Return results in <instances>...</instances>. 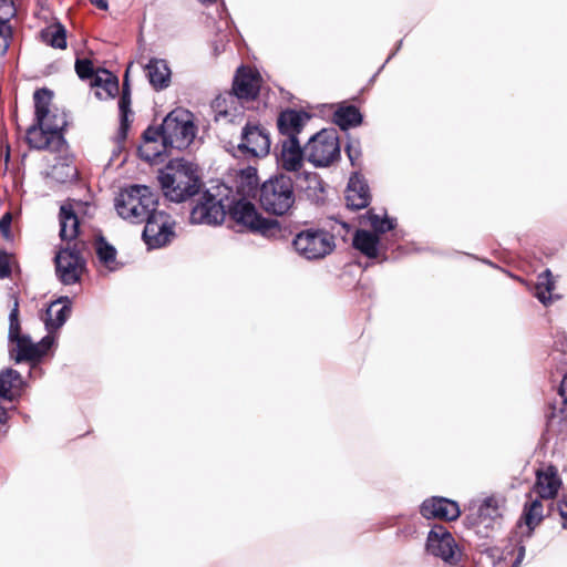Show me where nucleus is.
I'll use <instances>...</instances> for the list:
<instances>
[{
    "mask_svg": "<svg viewBox=\"0 0 567 567\" xmlns=\"http://www.w3.org/2000/svg\"><path fill=\"white\" fill-rule=\"evenodd\" d=\"M158 179L164 195L175 203L194 196L200 186L197 166L184 158L171 159Z\"/></svg>",
    "mask_w": 567,
    "mask_h": 567,
    "instance_id": "nucleus-1",
    "label": "nucleus"
},
{
    "mask_svg": "<svg viewBox=\"0 0 567 567\" xmlns=\"http://www.w3.org/2000/svg\"><path fill=\"white\" fill-rule=\"evenodd\" d=\"M261 78L257 71L248 68H238L233 82L231 91L219 95L214 101V107L219 116L235 117L240 112L236 104L245 107L246 103L256 100L259 94Z\"/></svg>",
    "mask_w": 567,
    "mask_h": 567,
    "instance_id": "nucleus-2",
    "label": "nucleus"
},
{
    "mask_svg": "<svg viewBox=\"0 0 567 567\" xmlns=\"http://www.w3.org/2000/svg\"><path fill=\"white\" fill-rule=\"evenodd\" d=\"M158 204L156 194L146 185L124 188L115 199L117 214L132 224H142Z\"/></svg>",
    "mask_w": 567,
    "mask_h": 567,
    "instance_id": "nucleus-3",
    "label": "nucleus"
},
{
    "mask_svg": "<svg viewBox=\"0 0 567 567\" xmlns=\"http://www.w3.org/2000/svg\"><path fill=\"white\" fill-rule=\"evenodd\" d=\"M259 202L269 214L277 216L289 214L296 202L292 179L284 174L267 179L260 186Z\"/></svg>",
    "mask_w": 567,
    "mask_h": 567,
    "instance_id": "nucleus-4",
    "label": "nucleus"
},
{
    "mask_svg": "<svg viewBox=\"0 0 567 567\" xmlns=\"http://www.w3.org/2000/svg\"><path fill=\"white\" fill-rule=\"evenodd\" d=\"M230 193L231 188L225 184H217L206 189L190 212V223L209 226L221 224L226 216V200L229 199Z\"/></svg>",
    "mask_w": 567,
    "mask_h": 567,
    "instance_id": "nucleus-5",
    "label": "nucleus"
},
{
    "mask_svg": "<svg viewBox=\"0 0 567 567\" xmlns=\"http://www.w3.org/2000/svg\"><path fill=\"white\" fill-rule=\"evenodd\" d=\"M196 136L192 114L184 110L172 111L162 123V148L166 154L172 150H185Z\"/></svg>",
    "mask_w": 567,
    "mask_h": 567,
    "instance_id": "nucleus-6",
    "label": "nucleus"
},
{
    "mask_svg": "<svg viewBox=\"0 0 567 567\" xmlns=\"http://www.w3.org/2000/svg\"><path fill=\"white\" fill-rule=\"evenodd\" d=\"M237 224L243 225L250 230L259 231L265 236L274 234L279 225L277 220L262 218L256 206L240 194L239 190L234 194L231 190L229 199L226 200V214Z\"/></svg>",
    "mask_w": 567,
    "mask_h": 567,
    "instance_id": "nucleus-7",
    "label": "nucleus"
},
{
    "mask_svg": "<svg viewBox=\"0 0 567 567\" xmlns=\"http://www.w3.org/2000/svg\"><path fill=\"white\" fill-rule=\"evenodd\" d=\"M306 159L316 167H328L340 158L339 136L334 128H323L305 145Z\"/></svg>",
    "mask_w": 567,
    "mask_h": 567,
    "instance_id": "nucleus-8",
    "label": "nucleus"
},
{
    "mask_svg": "<svg viewBox=\"0 0 567 567\" xmlns=\"http://www.w3.org/2000/svg\"><path fill=\"white\" fill-rule=\"evenodd\" d=\"M295 250L305 259H320L334 249L332 235L322 229H306L297 234L292 241Z\"/></svg>",
    "mask_w": 567,
    "mask_h": 567,
    "instance_id": "nucleus-9",
    "label": "nucleus"
},
{
    "mask_svg": "<svg viewBox=\"0 0 567 567\" xmlns=\"http://www.w3.org/2000/svg\"><path fill=\"white\" fill-rule=\"evenodd\" d=\"M144 223L142 237L148 248H161L175 237V220L164 210L155 209Z\"/></svg>",
    "mask_w": 567,
    "mask_h": 567,
    "instance_id": "nucleus-10",
    "label": "nucleus"
},
{
    "mask_svg": "<svg viewBox=\"0 0 567 567\" xmlns=\"http://www.w3.org/2000/svg\"><path fill=\"white\" fill-rule=\"evenodd\" d=\"M426 551L451 565L456 564L461 558V551L453 535L443 525H434L429 532Z\"/></svg>",
    "mask_w": 567,
    "mask_h": 567,
    "instance_id": "nucleus-11",
    "label": "nucleus"
},
{
    "mask_svg": "<svg viewBox=\"0 0 567 567\" xmlns=\"http://www.w3.org/2000/svg\"><path fill=\"white\" fill-rule=\"evenodd\" d=\"M269 132L257 123H246L241 130V138L238 151L245 157H265L270 152Z\"/></svg>",
    "mask_w": 567,
    "mask_h": 567,
    "instance_id": "nucleus-12",
    "label": "nucleus"
},
{
    "mask_svg": "<svg viewBox=\"0 0 567 567\" xmlns=\"http://www.w3.org/2000/svg\"><path fill=\"white\" fill-rule=\"evenodd\" d=\"M54 261L56 277L63 285H74L80 281L85 261L79 251L70 248L61 249Z\"/></svg>",
    "mask_w": 567,
    "mask_h": 567,
    "instance_id": "nucleus-13",
    "label": "nucleus"
},
{
    "mask_svg": "<svg viewBox=\"0 0 567 567\" xmlns=\"http://www.w3.org/2000/svg\"><path fill=\"white\" fill-rule=\"evenodd\" d=\"M27 140L30 147L37 150H49L60 153L66 146L63 135H51L47 127L38 125L37 122L28 128Z\"/></svg>",
    "mask_w": 567,
    "mask_h": 567,
    "instance_id": "nucleus-14",
    "label": "nucleus"
},
{
    "mask_svg": "<svg viewBox=\"0 0 567 567\" xmlns=\"http://www.w3.org/2000/svg\"><path fill=\"white\" fill-rule=\"evenodd\" d=\"M420 512L424 518H439L444 520H455L461 514L456 502L436 496L425 499L421 505Z\"/></svg>",
    "mask_w": 567,
    "mask_h": 567,
    "instance_id": "nucleus-15",
    "label": "nucleus"
},
{
    "mask_svg": "<svg viewBox=\"0 0 567 567\" xmlns=\"http://www.w3.org/2000/svg\"><path fill=\"white\" fill-rule=\"evenodd\" d=\"M306 158L305 147L301 148L298 138H285L277 155L278 165L287 172H298L303 166Z\"/></svg>",
    "mask_w": 567,
    "mask_h": 567,
    "instance_id": "nucleus-16",
    "label": "nucleus"
},
{
    "mask_svg": "<svg viewBox=\"0 0 567 567\" xmlns=\"http://www.w3.org/2000/svg\"><path fill=\"white\" fill-rule=\"evenodd\" d=\"M17 355L16 361H35L40 360L54 344V338L52 336H45L40 342L34 343L30 337L23 336L17 341Z\"/></svg>",
    "mask_w": 567,
    "mask_h": 567,
    "instance_id": "nucleus-17",
    "label": "nucleus"
},
{
    "mask_svg": "<svg viewBox=\"0 0 567 567\" xmlns=\"http://www.w3.org/2000/svg\"><path fill=\"white\" fill-rule=\"evenodd\" d=\"M311 115L301 110L287 109L280 112L277 126L286 138H298V134L310 121Z\"/></svg>",
    "mask_w": 567,
    "mask_h": 567,
    "instance_id": "nucleus-18",
    "label": "nucleus"
},
{
    "mask_svg": "<svg viewBox=\"0 0 567 567\" xmlns=\"http://www.w3.org/2000/svg\"><path fill=\"white\" fill-rule=\"evenodd\" d=\"M348 208L358 210L369 206L371 200L370 189L365 179L358 173L353 174L344 192Z\"/></svg>",
    "mask_w": 567,
    "mask_h": 567,
    "instance_id": "nucleus-19",
    "label": "nucleus"
},
{
    "mask_svg": "<svg viewBox=\"0 0 567 567\" xmlns=\"http://www.w3.org/2000/svg\"><path fill=\"white\" fill-rule=\"evenodd\" d=\"M143 140L144 143L138 148L141 157L151 164L162 163L163 155L166 154V150L162 148V126L159 128L148 127L143 133Z\"/></svg>",
    "mask_w": 567,
    "mask_h": 567,
    "instance_id": "nucleus-20",
    "label": "nucleus"
},
{
    "mask_svg": "<svg viewBox=\"0 0 567 567\" xmlns=\"http://www.w3.org/2000/svg\"><path fill=\"white\" fill-rule=\"evenodd\" d=\"M561 486V480L558 476V472L554 466H547L544 470L536 472V483L534 491L540 498L551 499L558 494Z\"/></svg>",
    "mask_w": 567,
    "mask_h": 567,
    "instance_id": "nucleus-21",
    "label": "nucleus"
},
{
    "mask_svg": "<svg viewBox=\"0 0 567 567\" xmlns=\"http://www.w3.org/2000/svg\"><path fill=\"white\" fill-rule=\"evenodd\" d=\"M71 311L72 301L69 297H63L51 302L47 310V329L50 331L60 329L70 317Z\"/></svg>",
    "mask_w": 567,
    "mask_h": 567,
    "instance_id": "nucleus-22",
    "label": "nucleus"
},
{
    "mask_svg": "<svg viewBox=\"0 0 567 567\" xmlns=\"http://www.w3.org/2000/svg\"><path fill=\"white\" fill-rule=\"evenodd\" d=\"M497 501L494 497L483 499L476 509V517H466V522L471 526L492 527L499 518Z\"/></svg>",
    "mask_w": 567,
    "mask_h": 567,
    "instance_id": "nucleus-23",
    "label": "nucleus"
},
{
    "mask_svg": "<svg viewBox=\"0 0 567 567\" xmlns=\"http://www.w3.org/2000/svg\"><path fill=\"white\" fill-rule=\"evenodd\" d=\"M297 186L310 202L320 204L324 200V185L318 174H302L298 177Z\"/></svg>",
    "mask_w": 567,
    "mask_h": 567,
    "instance_id": "nucleus-24",
    "label": "nucleus"
},
{
    "mask_svg": "<svg viewBox=\"0 0 567 567\" xmlns=\"http://www.w3.org/2000/svg\"><path fill=\"white\" fill-rule=\"evenodd\" d=\"M91 85L95 87L99 100L113 99L118 93V80L107 70L96 71Z\"/></svg>",
    "mask_w": 567,
    "mask_h": 567,
    "instance_id": "nucleus-25",
    "label": "nucleus"
},
{
    "mask_svg": "<svg viewBox=\"0 0 567 567\" xmlns=\"http://www.w3.org/2000/svg\"><path fill=\"white\" fill-rule=\"evenodd\" d=\"M60 237L63 241H71L79 234V218L72 205L63 204L60 207Z\"/></svg>",
    "mask_w": 567,
    "mask_h": 567,
    "instance_id": "nucleus-26",
    "label": "nucleus"
},
{
    "mask_svg": "<svg viewBox=\"0 0 567 567\" xmlns=\"http://www.w3.org/2000/svg\"><path fill=\"white\" fill-rule=\"evenodd\" d=\"M150 83L156 89L162 90L168 86L171 82V70L164 60L153 59L146 65Z\"/></svg>",
    "mask_w": 567,
    "mask_h": 567,
    "instance_id": "nucleus-27",
    "label": "nucleus"
},
{
    "mask_svg": "<svg viewBox=\"0 0 567 567\" xmlns=\"http://www.w3.org/2000/svg\"><path fill=\"white\" fill-rule=\"evenodd\" d=\"M379 244V236L369 230L359 229L353 236V247L368 258L378 257Z\"/></svg>",
    "mask_w": 567,
    "mask_h": 567,
    "instance_id": "nucleus-28",
    "label": "nucleus"
},
{
    "mask_svg": "<svg viewBox=\"0 0 567 567\" xmlns=\"http://www.w3.org/2000/svg\"><path fill=\"white\" fill-rule=\"evenodd\" d=\"M555 280L553 279V274L550 269H545L537 276V281L534 288V296L542 302L544 306H548L551 303L554 298H559V296H554L553 291L555 290Z\"/></svg>",
    "mask_w": 567,
    "mask_h": 567,
    "instance_id": "nucleus-29",
    "label": "nucleus"
},
{
    "mask_svg": "<svg viewBox=\"0 0 567 567\" xmlns=\"http://www.w3.org/2000/svg\"><path fill=\"white\" fill-rule=\"evenodd\" d=\"M334 123L343 131L358 126L362 122V115L354 105L340 106L333 114Z\"/></svg>",
    "mask_w": 567,
    "mask_h": 567,
    "instance_id": "nucleus-30",
    "label": "nucleus"
},
{
    "mask_svg": "<svg viewBox=\"0 0 567 567\" xmlns=\"http://www.w3.org/2000/svg\"><path fill=\"white\" fill-rule=\"evenodd\" d=\"M544 518V507L539 499H530L524 506L523 516L520 520L532 532L539 525Z\"/></svg>",
    "mask_w": 567,
    "mask_h": 567,
    "instance_id": "nucleus-31",
    "label": "nucleus"
},
{
    "mask_svg": "<svg viewBox=\"0 0 567 567\" xmlns=\"http://www.w3.org/2000/svg\"><path fill=\"white\" fill-rule=\"evenodd\" d=\"M53 99V93L49 89H39L33 94L34 100V113L35 121L41 122L47 115H50V112L53 110L50 109Z\"/></svg>",
    "mask_w": 567,
    "mask_h": 567,
    "instance_id": "nucleus-32",
    "label": "nucleus"
},
{
    "mask_svg": "<svg viewBox=\"0 0 567 567\" xmlns=\"http://www.w3.org/2000/svg\"><path fill=\"white\" fill-rule=\"evenodd\" d=\"M131 92L127 84V75L124 80L123 91L122 95L118 101V110H120V117H121V124H120V133L123 137L126 136L130 123H128V115L131 112Z\"/></svg>",
    "mask_w": 567,
    "mask_h": 567,
    "instance_id": "nucleus-33",
    "label": "nucleus"
},
{
    "mask_svg": "<svg viewBox=\"0 0 567 567\" xmlns=\"http://www.w3.org/2000/svg\"><path fill=\"white\" fill-rule=\"evenodd\" d=\"M42 40L55 49H64L66 47L65 29L62 24L56 23L48 27L41 32Z\"/></svg>",
    "mask_w": 567,
    "mask_h": 567,
    "instance_id": "nucleus-34",
    "label": "nucleus"
},
{
    "mask_svg": "<svg viewBox=\"0 0 567 567\" xmlns=\"http://www.w3.org/2000/svg\"><path fill=\"white\" fill-rule=\"evenodd\" d=\"M38 125H43L51 133V135H63L62 131L68 124L66 115L64 112H60L58 109H54L50 112V115H47L43 121L38 122Z\"/></svg>",
    "mask_w": 567,
    "mask_h": 567,
    "instance_id": "nucleus-35",
    "label": "nucleus"
},
{
    "mask_svg": "<svg viewBox=\"0 0 567 567\" xmlns=\"http://www.w3.org/2000/svg\"><path fill=\"white\" fill-rule=\"evenodd\" d=\"M364 217L373 229V234L378 236L392 230L396 225V220L394 218H390L386 215L381 217L373 210H368Z\"/></svg>",
    "mask_w": 567,
    "mask_h": 567,
    "instance_id": "nucleus-36",
    "label": "nucleus"
},
{
    "mask_svg": "<svg viewBox=\"0 0 567 567\" xmlns=\"http://www.w3.org/2000/svg\"><path fill=\"white\" fill-rule=\"evenodd\" d=\"M96 255L100 262L109 270L116 269V249L103 238L96 243Z\"/></svg>",
    "mask_w": 567,
    "mask_h": 567,
    "instance_id": "nucleus-37",
    "label": "nucleus"
},
{
    "mask_svg": "<svg viewBox=\"0 0 567 567\" xmlns=\"http://www.w3.org/2000/svg\"><path fill=\"white\" fill-rule=\"evenodd\" d=\"M21 384V377L17 370L6 369L0 372V398L8 399L13 388Z\"/></svg>",
    "mask_w": 567,
    "mask_h": 567,
    "instance_id": "nucleus-38",
    "label": "nucleus"
},
{
    "mask_svg": "<svg viewBox=\"0 0 567 567\" xmlns=\"http://www.w3.org/2000/svg\"><path fill=\"white\" fill-rule=\"evenodd\" d=\"M51 176L56 182L65 183L76 176V168L71 164L58 163L53 165Z\"/></svg>",
    "mask_w": 567,
    "mask_h": 567,
    "instance_id": "nucleus-39",
    "label": "nucleus"
},
{
    "mask_svg": "<svg viewBox=\"0 0 567 567\" xmlns=\"http://www.w3.org/2000/svg\"><path fill=\"white\" fill-rule=\"evenodd\" d=\"M75 71L80 79L87 80L91 79L93 81L94 72L93 63L87 59H78L75 62Z\"/></svg>",
    "mask_w": 567,
    "mask_h": 567,
    "instance_id": "nucleus-40",
    "label": "nucleus"
},
{
    "mask_svg": "<svg viewBox=\"0 0 567 567\" xmlns=\"http://www.w3.org/2000/svg\"><path fill=\"white\" fill-rule=\"evenodd\" d=\"M11 37V27L7 19H0V55L4 54L9 48Z\"/></svg>",
    "mask_w": 567,
    "mask_h": 567,
    "instance_id": "nucleus-41",
    "label": "nucleus"
},
{
    "mask_svg": "<svg viewBox=\"0 0 567 567\" xmlns=\"http://www.w3.org/2000/svg\"><path fill=\"white\" fill-rule=\"evenodd\" d=\"M346 153L349 161L354 166L361 157V147L359 141H350L346 146Z\"/></svg>",
    "mask_w": 567,
    "mask_h": 567,
    "instance_id": "nucleus-42",
    "label": "nucleus"
},
{
    "mask_svg": "<svg viewBox=\"0 0 567 567\" xmlns=\"http://www.w3.org/2000/svg\"><path fill=\"white\" fill-rule=\"evenodd\" d=\"M11 221L12 217L10 213H6L0 219V233L2 234L3 238L8 241H11L13 238L10 229Z\"/></svg>",
    "mask_w": 567,
    "mask_h": 567,
    "instance_id": "nucleus-43",
    "label": "nucleus"
},
{
    "mask_svg": "<svg viewBox=\"0 0 567 567\" xmlns=\"http://www.w3.org/2000/svg\"><path fill=\"white\" fill-rule=\"evenodd\" d=\"M9 259V255L0 250V278L9 277L11 272Z\"/></svg>",
    "mask_w": 567,
    "mask_h": 567,
    "instance_id": "nucleus-44",
    "label": "nucleus"
},
{
    "mask_svg": "<svg viewBox=\"0 0 567 567\" xmlns=\"http://www.w3.org/2000/svg\"><path fill=\"white\" fill-rule=\"evenodd\" d=\"M8 337L11 342H14L18 339H20L21 337H23V334L20 333V321H10L9 322Z\"/></svg>",
    "mask_w": 567,
    "mask_h": 567,
    "instance_id": "nucleus-45",
    "label": "nucleus"
},
{
    "mask_svg": "<svg viewBox=\"0 0 567 567\" xmlns=\"http://www.w3.org/2000/svg\"><path fill=\"white\" fill-rule=\"evenodd\" d=\"M558 512L563 519L561 526L563 528H567V495L563 497V499L558 503Z\"/></svg>",
    "mask_w": 567,
    "mask_h": 567,
    "instance_id": "nucleus-46",
    "label": "nucleus"
},
{
    "mask_svg": "<svg viewBox=\"0 0 567 567\" xmlns=\"http://www.w3.org/2000/svg\"><path fill=\"white\" fill-rule=\"evenodd\" d=\"M7 431V411L4 408L0 406V441L6 436Z\"/></svg>",
    "mask_w": 567,
    "mask_h": 567,
    "instance_id": "nucleus-47",
    "label": "nucleus"
},
{
    "mask_svg": "<svg viewBox=\"0 0 567 567\" xmlns=\"http://www.w3.org/2000/svg\"><path fill=\"white\" fill-rule=\"evenodd\" d=\"M10 321H19V301L14 298L13 307L9 313V322Z\"/></svg>",
    "mask_w": 567,
    "mask_h": 567,
    "instance_id": "nucleus-48",
    "label": "nucleus"
},
{
    "mask_svg": "<svg viewBox=\"0 0 567 567\" xmlns=\"http://www.w3.org/2000/svg\"><path fill=\"white\" fill-rule=\"evenodd\" d=\"M559 394L563 398L564 402L567 403V373L564 375L561 380Z\"/></svg>",
    "mask_w": 567,
    "mask_h": 567,
    "instance_id": "nucleus-49",
    "label": "nucleus"
},
{
    "mask_svg": "<svg viewBox=\"0 0 567 567\" xmlns=\"http://www.w3.org/2000/svg\"><path fill=\"white\" fill-rule=\"evenodd\" d=\"M524 556H525V547H524V546H522V547L519 548L518 555H517V557H516L515 561L513 563L512 567H518V566L520 565V563H522V560H523Z\"/></svg>",
    "mask_w": 567,
    "mask_h": 567,
    "instance_id": "nucleus-50",
    "label": "nucleus"
},
{
    "mask_svg": "<svg viewBox=\"0 0 567 567\" xmlns=\"http://www.w3.org/2000/svg\"><path fill=\"white\" fill-rule=\"evenodd\" d=\"M92 4L97 7L101 10H106L109 4L106 0H90Z\"/></svg>",
    "mask_w": 567,
    "mask_h": 567,
    "instance_id": "nucleus-51",
    "label": "nucleus"
},
{
    "mask_svg": "<svg viewBox=\"0 0 567 567\" xmlns=\"http://www.w3.org/2000/svg\"><path fill=\"white\" fill-rule=\"evenodd\" d=\"M3 4L7 6L9 8V14L10 16H13V8H12V3H10L8 0H2Z\"/></svg>",
    "mask_w": 567,
    "mask_h": 567,
    "instance_id": "nucleus-52",
    "label": "nucleus"
},
{
    "mask_svg": "<svg viewBox=\"0 0 567 567\" xmlns=\"http://www.w3.org/2000/svg\"><path fill=\"white\" fill-rule=\"evenodd\" d=\"M252 177H256V169L249 168L248 171V179H251Z\"/></svg>",
    "mask_w": 567,
    "mask_h": 567,
    "instance_id": "nucleus-53",
    "label": "nucleus"
},
{
    "mask_svg": "<svg viewBox=\"0 0 567 567\" xmlns=\"http://www.w3.org/2000/svg\"><path fill=\"white\" fill-rule=\"evenodd\" d=\"M255 185H257V182L255 181V182H254V185H252L251 179H249V182H248V188H249V192H251V190H254V189H255Z\"/></svg>",
    "mask_w": 567,
    "mask_h": 567,
    "instance_id": "nucleus-54",
    "label": "nucleus"
}]
</instances>
